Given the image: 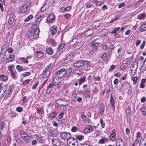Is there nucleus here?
Segmentation results:
<instances>
[{
    "instance_id": "nucleus-38",
    "label": "nucleus",
    "mask_w": 146,
    "mask_h": 146,
    "mask_svg": "<svg viewBox=\"0 0 146 146\" xmlns=\"http://www.w3.org/2000/svg\"><path fill=\"white\" fill-rule=\"evenodd\" d=\"M46 52L48 54L50 55L52 54L53 53L52 48H47L46 49Z\"/></svg>"
},
{
    "instance_id": "nucleus-60",
    "label": "nucleus",
    "mask_w": 146,
    "mask_h": 146,
    "mask_svg": "<svg viewBox=\"0 0 146 146\" xmlns=\"http://www.w3.org/2000/svg\"><path fill=\"white\" fill-rule=\"evenodd\" d=\"M23 108H22L19 107H18L16 108L17 111L19 112H21L23 111Z\"/></svg>"
},
{
    "instance_id": "nucleus-64",
    "label": "nucleus",
    "mask_w": 146,
    "mask_h": 146,
    "mask_svg": "<svg viewBox=\"0 0 146 146\" xmlns=\"http://www.w3.org/2000/svg\"><path fill=\"white\" fill-rule=\"evenodd\" d=\"M127 113L130 114L131 113V110L130 107H128L126 110Z\"/></svg>"
},
{
    "instance_id": "nucleus-11",
    "label": "nucleus",
    "mask_w": 146,
    "mask_h": 146,
    "mask_svg": "<svg viewBox=\"0 0 146 146\" xmlns=\"http://www.w3.org/2000/svg\"><path fill=\"white\" fill-rule=\"evenodd\" d=\"M115 100H114V98L112 96L111 94L110 96V104L112 108L113 109V110H114L115 109Z\"/></svg>"
},
{
    "instance_id": "nucleus-28",
    "label": "nucleus",
    "mask_w": 146,
    "mask_h": 146,
    "mask_svg": "<svg viewBox=\"0 0 146 146\" xmlns=\"http://www.w3.org/2000/svg\"><path fill=\"white\" fill-rule=\"evenodd\" d=\"M139 144V146H146V138L143 139Z\"/></svg>"
},
{
    "instance_id": "nucleus-25",
    "label": "nucleus",
    "mask_w": 146,
    "mask_h": 146,
    "mask_svg": "<svg viewBox=\"0 0 146 146\" xmlns=\"http://www.w3.org/2000/svg\"><path fill=\"white\" fill-rule=\"evenodd\" d=\"M1 80L4 82H6L8 80V76L6 75L3 74L0 75V80Z\"/></svg>"
},
{
    "instance_id": "nucleus-10",
    "label": "nucleus",
    "mask_w": 146,
    "mask_h": 146,
    "mask_svg": "<svg viewBox=\"0 0 146 146\" xmlns=\"http://www.w3.org/2000/svg\"><path fill=\"white\" fill-rule=\"evenodd\" d=\"M52 142L53 146H60L61 145L59 139L53 138L52 139Z\"/></svg>"
},
{
    "instance_id": "nucleus-33",
    "label": "nucleus",
    "mask_w": 146,
    "mask_h": 146,
    "mask_svg": "<svg viewBox=\"0 0 146 146\" xmlns=\"http://www.w3.org/2000/svg\"><path fill=\"white\" fill-rule=\"evenodd\" d=\"M77 97V94L74 92L72 94L71 96V98L73 101H75L76 100V98Z\"/></svg>"
},
{
    "instance_id": "nucleus-48",
    "label": "nucleus",
    "mask_w": 146,
    "mask_h": 146,
    "mask_svg": "<svg viewBox=\"0 0 146 146\" xmlns=\"http://www.w3.org/2000/svg\"><path fill=\"white\" fill-rule=\"evenodd\" d=\"M15 87V85L13 84L10 86L8 90L11 92L14 90Z\"/></svg>"
},
{
    "instance_id": "nucleus-22",
    "label": "nucleus",
    "mask_w": 146,
    "mask_h": 146,
    "mask_svg": "<svg viewBox=\"0 0 146 146\" xmlns=\"http://www.w3.org/2000/svg\"><path fill=\"white\" fill-rule=\"evenodd\" d=\"M7 88L6 87H2L0 88V97H2L5 94Z\"/></svg>"
},
{
    "instance_id": "nucleus-15",
    "label": "nucleus",
    "mask_w": 146,
    "mask_h": 146,
    "mask_svg": "<svg viewBox=\"0 0 146 146\" xmlns=\"http://www.w3.org/2000/svg\"><path fill=\"white\" fill-rule=\"evenodd\" d=\"M39 32V29L38 28H37L36 29H33L32 34H33L34 37L35 38H37L38 36Z\"/></svg>"
},
{
    "instance_id": "nucleus-20",
    "label": "nucleus",
    "mask_w": 146,
    "mask_h": 146,
    "mask_svg": "<svg viewBox=\"0 0 146 146\" xmlns=\"http://www.w3.org/2000/svg\"><path fill=\"white\" fill-rule=\"evenodd\" d=\"M69 91V88L68 87L64 86L62 91V94L64 96H66Z\"/></svg>"
},
{
    "instance_id": "nucleus-56",
    "label": "nucleus",
    "mask_w": 146,
    "mask_h": 146,
    "mask_svg": "<svg viewBox=\"0 0 146 146\" xmlns=\"http://www.w3.org/2000/svg\"><path fill=\"white\" fill-rule=\"evenodd\" d=\"M21 60L22 61L26 63H28L29 62L28 60L26 58H21Z\"/></svg>"
},
{
    "instance_id": "nucleus-14",
    "label": "nucleus",
    "mask_w": 146,
    "mask_h": 146,
    "mask_svg": "<svg viewBox=\"0 0 146 146\" xmlns=\"http://www.w3.org/2000/svg\"><path fill=\"white\" fill-rule=\"evenodd\" d=\"M15 16L14 14H10L8 22L9 24V25H11L15 21Z\"/></svg>"
},
{
    "instance_id": "nucleus-5",
    "label": "nucleus",
    "mask_w": 146,
    "mask_h": 146,
    "mask_svg": "<svg viewBox=\"0 0 146 146\" xmlns=\"http://www.w3.org/2000/svg\"><path fill=\"white\" fill-rule=\"evenodd\" d=\"M91 46L92 47L94 50H97L98 49V47L100 43L96 42V40L94 39L91 41L90 42Z\"/></svg>"
},
{
    "instance_id": "nucleus-21",
    "label": "nucleus",
    "mask_w": 146,
    "mask_h": 146,
    "mask_svg": "<svg viewBox=\"0 0 146 146\" xmlns=\"http://www.w3.org/2000/svg\"><path fill=\"white\" fill-rule=\"evenodd\" d=\"M57 31V27L53 26L50 28V32L52 35L55 34Z\"/></svg>"
},
{
    "instance_id": "nucleus-19",
    "label": "nucleus",
    "mask_w": 146,
    "mask_h": 146,
    "mask_svg": "<svg viewBox=\"0 0 146 146\" xmlns=\"http://www.w3.org/2000/svg\"><path fill=\"white\" fill-rule=\"evenodd\" d=\"M15 59V57L13 54L9 55V57L6 58V62H9L14 60Z\"/></svg>"
},
{
    "instance_id": "nucleus-43",
    "label": "nucleus",
    "mask_w": 146,
    "mask_h": 146,
    "mask_svg": "<svg viewBox=\"0 0 146 146\" xmlns=\"http://www.w3.org/2000/svg\"><path fill=\"white\" fill-rule=\"evenodd\" d=\"M33 17V16L32 15H30L25 19L24 21L25 22L28 21L30 20Z\"/></svg>"
},
{
    "instance_id": "nucleus-4",
    "label": "nucleus",
    "mask_w": 146,
    "mask_h": 146,
    "mask_svg": "<svg viewBox=\"0 0 146 146\" xmlns=\"http://www.w3.org/2000/svg\"><path fill=\"white\" fill-rule=\"evenodd\" d=\"M87 62V61L82 60L78 61L74 63L73 65L74 66L76 67H82L84 65L85 63Z\"/></svg>"
},
{
    "instance_id": "nucleus-31",
    "label": "nucleus",
    "mask_w": 146,
    "mask_h": 146,
    "mask_svg": "<svg viewBox=\"0 0 146 146\" xmlns=\"http://www.w3.org/2000/svg\"><path fill=\"white\" fill-rule=\"evenodd\" d=\"M141 32L144 31L146 30V24H142L141 27L139 28Z\"/></svg>"
},
{
    "instance_id": "nucleus-37",
    "label": "nucleus",
    "mask_w": 146,
    "mask_h": 146,
    "mask_svg": "<svg viewBox=\"0 0 146 146\" xmlns=\"http://www.w3.org/2000/svg\"><path fill=\"white\" fill-rule=\"evenodd\" d=\"M76 139L80 141H82L84 139V137L83 136L81 135H76Z\"/></svg>"
},
{
    "instance_id": "nucleus-13",
    "label": "nucleus",
    "mask_w": 146,
    "mask_h": 146,
    "mask_svg": "<svg viewBox=\"0 0 146 146\" xmlns=\"http://www.w3.org/2000/svg\"><path fill=\"white\" fill-rule=\"evenodd\" d=\"M49 68L48 67H47L43 71V73L44 74L43 76V78H47L49 76L50 72L48 70Z\"/></svg>"
},
{
    "instance_id": "nucleus-45",
    "label": "nucleus",
    "mask_w": 146,
    "mask_h": 146,
    "mask_svg": "<svg viewBox=\"0 0 146 146\" xmlns=\"http://www.w3.org/2000/svg\"><path fill=\"white\" fill-rule=\"evenodd\" d=\"M11 93L12 92L8 90L7 93L5 96V98L6 99L8 98L10 96L11 94Z\"/></svg>"
},
{
    "instance_id": "nucleus-29",
    "label": "nucleus",
    "mask_w": 146,
    "mask_h": 146,
    "mask_svg": "<svg viewBox=\"0 0 146 146\" xmlns=\"http://www.w3.org/2000/svg\"><path fill=\"white\" fill-rule=\"evenodd\" d=\"M93 33V30L92 29L88 30L86 31L85 36L88 37L91 35Z\"/></svg>"
},
{
    "instance_id": "nucleus-41",
    "label": "nucleus",
    "mask_w": 146,
    "mask_h": 146,
    "mask_svg": "<svg viewBox=\"0 0 146 146\" xmlns=\"http://www.w3.org/2000/svg\"><path fill=\"white\" fill-rule=\"evenodd\" d=\"M31 73L29 72H26L24 73L23 74L21 75V77L22 78H23L27 76H28L30 75Z\"/></svg>"
},
{
    "instance_id": "nucleus-46",
    "label": "nucleus",
    "mask_w": 146,
    "mask_h": 146,
    "mask_svg": "<svg viewBox=\"0 0 146 146\" xmlns=\"http://www.w3.org/2000/svg\"><path fill=\"white\" fill-rule=\"evenodd\" d=\"M16 68L20 72H21L23 70V68L22 66L17 65L16 66Z\"/></svg>"
},
{
    "instance_id": "nucleus-55",
    "label": "nucleus",
    "mask_w": 146,
    "mask_h": 146,
    "mask_svg": "<svg viewBox=\"0 0 146 146\" xmlns=\"http://www.w3.org/2000/svg\"><path fill=\"white\" fill-rule=\"evenodd\" d=\"M64 44H63L62 43L61 44H60L58 46V50H61L62 49L64 48Z\"/></svg>"
},
{
    "instance_id": "nucleus-54",
    "label": "nucleus",
    "mask_w": 146,
    "mask_h": 146,
    "mask_svg": "<svg viewBox=\"0 0 146 146\" xmlns=\"http://www.w3.org/2000/svg\"><path fill=\"white\" fill-rule=\"evenodd\" d=\"M78 130V128L76 126L73 127L71 129V131L72 132H76Z\"/></svg>"
},
{
    "instance_id": "nucleus-51",
    "label": "nucleus",
    "mask_w": 146,
    "mask_h": 146,
    "mask_svg": "<svg viewBox=\"0 0 146 146\" xmlns=\"http://www.w3.org/2000/svg\"><path fill=\"white\" fill-rule=\"evenodd\" d=\"M100 25V23L98 22H94L93 23V26H94L95 27H98Z\"/></svg>"
},
{
    "instance_id": "nucleus-52",
    "label": "nucleus",
    "mask_w": 146,
    "mask_h": 146,
    "mask_svg": "<svg viewBox=\"0 0 146 146\" xmlns=\"http://www.w3.org/2000/svg\"><path fill=\"white\" fill-rule=\"evenodd\" d=\"M115 135H111V134H110V139L111 141H115Z\"/></svg>"
},
{
    "instance_id": "nucleus-7",
    "label": "nucleus",
    "mask_w": 146,
    "mask_h": 146,
    "mask_svg": "<svg viewBox=\"0 0 146 146\" xmlns=\"http://www.w3.org/2000/svg\"><path fill=\"white\" fill-rule=\"evenodd\" d=\"M70 99V97H68V98L67 99H64V100L61 99H58L56 100V103L58 104V105L62 106H66V105H64L63 104H62L61 102L64 101H68Z\"/></svg>"
},
{
    "instance_id": "nucleus-63",
    "label": "nucleus",
    "mask_w": 146,
    "mask_h": 146,
    "mask_svg": "<svg viewBox=\"0 0 146 146\" xmlns=\"http://www.w3.org/2000/svg\"><path fill=\"white\" fill-rule=\"evenodd\" d=\"M7 44H5L3 46L2 48H1V50H5L7 51Z\"/></svg>"
},
{
    "instance_id": "nucleus-12",
    "label": "nucleus",
    "mask_w": 146,
    "mask_h": 146,
    "mask_svg": "<svg viewBox=\"0 0 146 146\" xmlns=\"http://www.w3.org/2000/svg\"><path fill=\"white\" fill-rule=\"evenodd\" d=\"M93 129L91 125H89L86 126L84 129L83 131L86 133H88L91 131H92Z\"/></svg>"
},
{
    "instance_id": "nucleus-57",
    "label": "nucleus",
    "mask_w": 146,
    "mask_h": 146,
    "mask_svg": "<svg viewBox=\"0 0 146 146\" xmlns=\"http://www.w3.org/2000/svg\"><path fill=\"white\" fill-rule=\"evenodd\" d=\"M146 16V15L145 13H142L139 16L138 18L139 19H142Z\"/></svg>"
},
{
    "instance_id": "nucleus-42",
    "label": "nucleus",
    "mask_w": 146,
    "mask_h": 146,
    "mask_svg": "<svg viewBox=\"0 0 146 146\" xmlns=\"http://www.w3.org/2000/svg\"><path fill=\"white\" fill-rule=\"evenodd\" d=\"M58 78L56 77H54L53 78V83L55 84L56 85L58 84L59 83V82H58Z\"/></svg>"
},
{
    "instance_id": "nucleus-23",
    "label": "nucleus",
    "mask_w": 146,
    "mask_h": 146,
    "mask_svg": "<svg viewBox=\"0 0 146 146\" xmlns=\"http://www.w3.org/2000/svg\"><path fill=\"white\" fill-rule=\"evenodd\" d=\"M124 85L123 83L121 82L120 84H116L115 86V88L116 90H119L124 87Z\"/></svg>"
},
{
    "instance_id": "nucleus-53",
    "label": "nucleus",
    "mask_w": 146,
    "mask_h": 146,
    "mask_svg": "<svg viewBox=\"0 0 146 146\" xmlns=\"http://www.w3.org/2000/svg\"><path fill=\"white\" fill-rule=\"evenodd\" d=\"M132 86L131 85H130L129 87V90L127 92V94L128 95H130L132 92Z\"/></svg>"
},
{
    "instance_id": "nucleus-1",
    "label": "nucleus",
    "mask_w": 146,
    "mask_h": 146,
    "mask_svg": "<svg viewBox=\"0 0 146 146\" xmlns=\"http://www.w3.org/2000/svg\"><path fill=\"white\" fill-rule=\"evenodd\" d=\"M31 1L27 0L22 3L21 6L19 11L21 13H24L28 12V8L31 6Z\"/></svg>"
},
{
    "instance_id": "nucleus-17",
    "label": "nucleus",
    "mask_w": 146,
    "mask_h": 146,
    "mask_svg": "<svg viewBox=\"0 0 146 146\" xmlns=\"http://www.w3.org/2000/svg\"><path fill=\"white\" fill-rule=\"evenodd\" d=\"M105 106L103 104H101L100 106V110L98 112V114L101 115L104 112Z\"/></svg>"
},
{
    "instance_id": "nucleus-30",
    "label": "nucleus",
    "mask_w": 146,
    "mask_h": 146,
    "mask_svg": "<svg viewBox=\"0 0 146 146\" xmlns=\"http://www.w3.org/2000/svg\"><path fill=\"white\" fill-rule=\"evenodd\" d=\"M50 134L52 137H56L58 135L57 131L56 130H52L50 131Z\"/></svg>"
},
{
    "instance_id": "nucleus-36",
    "label": "nucleus",
    "mask_w": 146,
    "mask_h": 146,
    "mask_svg": "<svg viewBox=\"0 0 146 146\" xmlns=\"http://www.w3.org/2000/svg\"><path fill=\"white\" fill-rule=\"evenodd\" d=\"M120 28L119 27H116L113 29V31L111 32V34L116 33L117 31L120 30Z\"/></svg>"
},
{
    "instance_id": "nucleus-32",
    "label": "nucleus",
    "mask_w": 146,
    "mask_h": 146,
    "mask_svg": "<svg viewBox=\"0 0 146 146\" xmlns=\"http://www.w3.org/2000/svg\"><path fill=\"white\" fill-rule=\"evenodd\" d=\"M4 121L1 122L0 124V131H2V130L5 127V124Z\"/></svg>"
},
{
    "instance_id": "nucleus-18",
    "label": "nucleus",
    "mask_w": 146,
    "mask_h": 146,
    "mask_svg": "<svg viewBox=\"0 0 146 146\" xmlns=\"http://www.w3.org/2000/svg\"><path fill=\"white\" fill-rule=\"evenodd\" d=\"M56 111H52V112L49 113L48 116V118L50 120H52L53 119L56 115Z\"/></svg>"
},
{
    "instance_id": "nucleus-8",
    "label": "nucleus",
    "mask_w": 146,
    "mask_h": 146,
    "mask_svg": "<svg viewBox=\"0 0 146 146\" xmlns=\"http://www.w3.org/2000/svg\"><path fill=\"white\" fill-rule=\"evenodd\" d=\"M54 15L53 13L50 14L46 19V21L48 23L53 22L55 19Z\"/></svg>"
},
{
    "instance_id": "nucleus-26",
    "label": "nucleus",
    "mask_w": 146,
    "mask_h": 146,
    "mask_svg": "<svg viewBox=\"0 0 146 146\" xmlns=\"http://www.w3.org/2000/svg\"><path fill=\"white\" fill-rule=\"evenodd\" d=\"M49 7L45 3L43 6L41 7V11L42 12L47 10Z\"/></svg>"
},
{
    "instance_id": "nucleus-59",
    "label": "nucleus",
    "mask_w": 146,
    "mask_h": 146,
    "mask_svg": "<svg viewBox=\"0 0 146 146\" xmlns=\"http://www.w3.org/2000/svg\"><path fill=\"white\" fill-rule=\"evenodd\" d=\"M30 80L28 79L25 80L24 82H23V84L24 85H25L27 84L30 81Z\"/></svg>"
},
{
    "instance_id": "nucleus-49",
    "label": "nucleus",
    "mask_w": 146,
    "mask_h": 146,
    "mask_svg": "<svg viewBox=\"0 0 146 146\" xmlns=\"http://www.w3.org/2000/svg\"><path fill=\"white\" fill-rule=\"evenodd\" d=\"M107 57V54L106 52H105L103 54L101 58L103 60H105L106 59Z\"/></svg>"
},
{
    "instance_id": "nucleus-9",
    "label": "nucleus",
    "mask_w": 146,
    "mask_h": 146,
    "mask_svg": "<svg viewBox=\"0 0 146 146\" xmlns=\"http://www.w3.org/2000/svg\"><path fill=\"white\" fill-rule=\"evenodd\" d=\"M8 69L10 72V74L13 78L15 79L16 78L15 72L16 71L15 70L13 69L12 67L11 66H9L8 67Z\"/></svg>"
},
{
    "instance_id": "nucleus-58",
    "label": "nucleus",
    "mask_w": 146,
    "mask_h": 146,
    "mask_svg": "<svg viewBox=\"0 0 146 146\" xmlns=\"http://www.w3.org/2000/svg\"><path fill=\"white\" fill-rule=\"evenodd\" d=\"M39 83V82L38 81L36 82L35 84L33 85L32 86V88L33 89H35L36 88V87L38 85Z\"/></svg>"
},
{
    "instance_id": "nucleus-3",
    "label": "nucleus",
    "mask_w": 146,
    "mask_h": 146,
    "mask_svg": "<svg viewBox=\"0 0 146 146\" xmlns=\"http://www.w3.org/2000/svg\"><path fill=\"white\" fill-rule=\"evenodd\" d=\"M20 134L21 137L22 139L24 140L25 141L28 143H29V141L31 139L29 137V136H28L27 134L25 132L21 131L20 132Z\"/></svg>"
},
{
    "instance_id": "nucleus-44",
    "label": "nucleus",
    "mask_w": 146,
    "mask_h": 146,
    "mask_svg": "<svg viewBox=\"0 0 146 146\" xmlns=\"http://www.w3.org/2000/svg\"><path fill=\"white\" fill-rule=\"evenodd\" d=\"M90 91L89 90L86 91L85 92L84 95H85L86 97L90 98L91 96L90 94Z\"/></svg>"
},
{
    "instance_id": "nucleus-40",
    "label": "nucleus",
    "mask_w": 146,
    "mask_h": 146,
    "mask_svg": "<svg viewBox=\"0 0 146 146\" xmlns=\"http://www.w3.org/2000/svg\"><path fill=\"white\" fill-rule=\"evenodd\" d=\"M108 140V139L106 137H102V138L100 139L99 142L101 144L105 143V142Z\"/></svg>"
},
{
    "instance_id": "nucleus-27",
    "label": "nucleus",
    "mask_w": 146,
    "mask_h": 146,
    "mask_svg": "<svg viewBox=\"0 0 146 146\" xmlns=\"http://www.w3.org/2000/svg\"><path fill=\"white\" fill-rule=\"evenodd\" d=\"M65 69L62 68L60 70L57 71L56 72H55V75L56 76H57L58 75H60L61 74L62 72H65Z\"/></svg>"
},
{
    "instance_id": "nucleus-16",
    "label": "nucleus",
    "mask_w": 146,
    "mask_h": 146,
    "mask_svg": "<svg viewBox=\"0 0 146 146\" xmlns=\"http://www.w3.org/2000/svg\"><path fill=\"white\" fill-rule=\"evenodd\" d=\"M7 52L5 50H1L0 53V64H1L3 60L4 57Z\"/></svg>"
},
{
    "instance_id": "nucleus-24",
    "label": "nucleus",
    "mask_w": 146,
    "mask_h": 146,
    "mask_svg": "<svg viewBox=\"0 0 146 146\" xmlns=\"http://www.w3.org/2000/svg\"><path fill=\"white\" fill-rule=\"evenodd\" d=\"M71 139L73 141L71 142L72 146H78V142L76 139H74L73 137H71Z\"/></svg>"
},
{
    "instance_id": "nucleus-39",
    "label": "nucleus",
    "mask_w": 146,
    "mask_h": 146,
    "mask_svg": "<svg viewBox=\"0 0 146 146\" xmlns=\"http://www.w3.org/2000/svg\"><path fill=\"white\" fill-rule=\"evenodd\" d=\"M85 77H83L80 78L79 79V80L78 82L79 85H81L82 82H84L85 81Z\"/></svg>"
},
{
    "instance_id": "nucleus-50",
    "label": "nucleus",
    "mask_w": 146,
    "mask_h": 146,
    "mask_svg": "<svg viewBox=\"0 0 146 146\" xmlns=\"http://www.w3.org/2000/svg\"><path fill=\"white\" fill-rule=\"evenodd\" d=\"M100 122L102 128H104L105 127V123L103 122V120L102 119H100Z\"/></svg>"
},
{
    "instance_id": "nucleus-47",
    "label": "nucleus",
    "mask_w": 146,
    "mask_h": 146,
    "mask_svg": "<svg viewBox=\"0 0 146 146\" xmlns=\"http://www.w3.org/2000/svg\"><path fill=\"white\" fill-rule=\"evenodd\" d=\"M75 74L78 76H80L82 74V72L81 70H76L75 72Z\"/></svg>"
},
{
    "instance_id": "nucleus-35",
    "label": "nucleus",
    "mask_w": 146,
    "mask_h": 146,
    "mask_svg": "<svg viewBox=\"0 0 146 146\" xmlns=\"http://www.w3.org/2000/svg\"><path fill=\"white\" fill-rule=\"evenodd\" d=\"M74 39H72L68 42V46H72L74 45L76 43V42L74 41Z\"/></svg>"
},
{
    "instance_id": "nucleus-62",
    "label": "nucleus",
    "mask_w": 146,
    "mask_h": 146,
    "mask_svg": "<svg viewBox=\"0 0 146 146\" xmlns=\"http://www.w3.org/2000/svg\"><path fill=\"white\" fill-rule=\"evenodd\" d=\"M65 71H66L67 73L68 72H69V73L68 74V75L72 72V70L71 68H69L66 69V70L65 69Z\"/></svg>"
},
{
    "instance_id": "nucleus-61",
    "label": "nucleus",
    "mask_w": 146,
    "mask_h": 146,
    "mask_svg": "<svg viewBox=\"0 0 146 146\" xmlns=\"http://www.w3.org/2000/svg\"><path fill=\"white\" fill-rule=\"evenodd\" d=\"M83 120L84 121V122L86 123L89 122L90 120L86 116V117H84V118H83Z\"/></svg>"
},
{
    "instance_id": "nucleus-34",
    "label": "nucleus",
    "mask_w": 146,
    "mask_h": 146,
    "mask_svg": "<svg viewBox=\"0 0 146 146\" xmlns=\"http://www.w3.org/2000/svg\"><path fill=\"white\" fill-rule=\"evenodd\" d=\"M37 54L36 56L38 58H40L42 57L43 54L42 52L41 51H36Z\"/></svg>"
},
{
    "instance_id": "nucleus-2",
    "label": "nucleus",
    "mask_w": 146,
    "mask_h": 146,
    "mask_svg": "<svg viewBox=\"0 0 146 146\" xmlns=\"http://www.w3.org/2000/svg\"><path fill=\"white\" fill-rule=\"evenodd\" d=\"M60 135L61 136V138L64 139H71V136L70 133L66 132H61L60 133Z\"/></svg>"
},
{
    "instance_id": "nucleus-6",
    "label": "nucleus",
    "mask_w": 146,
    "mask_h": 146,
    "mask_svg": "<svg viewBox=\"0 0 146 146\" xmlns=\"http://www.w3.org/2000/svg\"><path fill=\"white\" fill-rule=\"evenodd\" d=\"M136 64H133V65H131V68L132 69L131 70V71L133 72L131 73L133 76L135 75V73L136 72L137 70L138 67V63L137 62H134Z\"/></svg>"
}]
</instances>
